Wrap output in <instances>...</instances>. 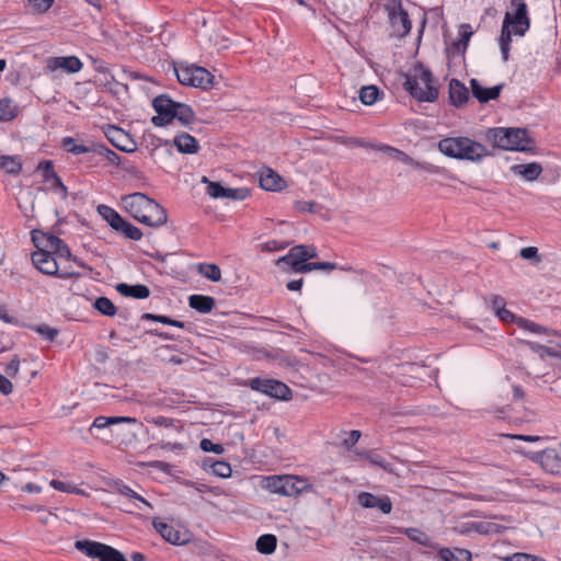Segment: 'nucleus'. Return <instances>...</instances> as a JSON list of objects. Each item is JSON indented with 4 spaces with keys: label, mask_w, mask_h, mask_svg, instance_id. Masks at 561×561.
<instances>
[{
    "label": "nucleus",
    "mask_w": 561,
    "mask_h": 561,
    "mask_svg": "<svg viewBox=\"0 0 561 561\" xmlns=\"http://www.w3.org/2000/svg\"><path fill=\"white\" fill-rule=\"evenodd\" d=\"M513 12H506L499 44L504 61L508 60L512 35L524 36L529 30L530 20L528 18L527 4L525 0H512Z\"/></svg>",
    "instance_id": "nucleus-1"
},
{
    "label": "nucleus",
    "mask_w": 561,
    "mask_h": 561,
    "mask_svg": "<svg viewBox=\"0 0 561 561\" xmlns=\"http://www.w3.org/2000/svg\"><path fill=\"white\" fill-rule=\"evenodd\" d=\"M126 211L137 221L150 227L167 222L165 209L144 193H134L122 198Z\"/></svg>",
    "instance_id": "nucleus-2"
},
{
    "label": "nucleus",
    "mask_w": 561,
    "mask_h": 561,
    "mask_svg": "<svg viewBox=\"0 0 561 561\" xmlns=\"http://www.w3.org/2000/svg\"><path fill=\"white\" fill-rule=\"evenodd\" d=\"M438 150L453 159L480 162L489 156L486 147L469 137H446L438 141Z\"/></svg>",
    "instance_id": "nucleus-3"
},
{
    "label": "nucleus",
    "mask_w": 561,
    "mask_h": 561,
    "mask_svg": "<svg viewBox=\"0 0 561 561\" xmlns=\"http://www.w3.org/2000/svg\"><path fill=\"white\" fill-rule=\"evenodd\" d=\"M494 147L503 150L530 151L533 141L522 128H491L486 134Z\"/></svg>",
    "instance_id": "nucleus-4"
},
{
    "label": "nucleus",
    "mask_w": 561,
    "mask_h": 561,
    "mask_svg": "<svg viewBox=\"0 0 561 561\" xmlns=\"http://www.w3.org/2000/svg\"><path fill=\"white\" fill-rule=\"evenodd\" d=\"M262 488L271 493L294 497L310 491L312 484L308 479L299 476L282 474L265 477L262 482Z\"/></svg>",
    "instance_id": "nucleus-5"
},
{
    "label": "nucleus",
    "mask_w": 561,
    "mask_h": 561,
    "mask_svg": "<svg viewBox=\"0 0 561 561\" xmlns=\"http://www.w3.org/2000/svg\"><path fill=\"white\" fill-rule=\"evenodd\" d=\"M404 87L420 102H434L438 98L433 76L423 66L415 67L413 75L407 78Z\"/></svg>",
    "instance_id": "nucleus-6"
},
{
    "label": "nucleus",
    "mask_w": 561,
    "mask_h": 561,
    "mask_svg": "<svg viewBox=\"0 0 561 561\" xmlns=\"http://www.w3.org/2000/svg\"><path fill=\"white\" fill-rule=\"evenodd\" d=\"M179 82L183 85L207 89L213 85L214 76L198 66L179 65L174 68Z\"/></svg>",
    "instance_id": "nucleus-7"
},
{
    "label": "nucleus",
    "mask_w": 561,
    "mask_h": 561,
    "mask_svg": "<svg viewBox=\"0 0 561 561\" xmlns=\"http://www.w3.org/2000/svg\"><path fill=\"white\" fill-rule=\"evenodd\" d=\"M32 262L34 266L43 274L49 276H58L60 278H69L77 275V273L64 270L57 259L46 250H37L32 254Z\"/></svg>",
    "instance_id": "nucleus-8"
},
{
    "label": "nucleus",
    "mask_w": 561,
    "mask_h": 561,
    "mask_svg": "<svg viewBox=\"0 0 561 561\" xmlns=\"http://www.w3.org/2000/svg\"><path fill=\"white\" fill-rule=\"evenodd\" d=\"M386 11L388 13L391 35L396 37H404L411 31V21L408 13L402 9L400 0H390L386 4Z\"/></svg>",
    "instance_id": "nucleus-9"
},
{
    "label": "nucleus",
    "mask_w": 561,
    "mask_h": 561,
    "mask_svg": "<svg viewBox=\"0 0 561 561\" xmlns=\"http://www.w3.org/2000/svg\"><path fill=\"white\" fill-rule=\"evenodd\" d=\"M252 390L260 391L273 398L288 400L291 391L287 385L274 379L252 378L249 382Z\"/></svg>",
    "instance_id": "nucleus-10"
},
{
    "label": "nucleus",
    "mask_w": 561,
    "mask_h": 561,
    "mask_svg": "<svg viewBox=\"0 0 561 561\" xmlns=\"http://www.w3.org/2000/svg\"><path fill=\"white\" fill-rule=\"evenodd\" d=\"M152 106L157 112V115L151 118L154 126H165L173 121L176 102L171 100L168 95L161 94L154 98Z\"/></svg>",
    "instance_id": "nucleus-11"
},
{
    "label": "nucleus",
    "mask_w": 561,
    "mask_h": 561,
    "mask_svg": "<svg viewBox=\"0 0 561 561\" xmlns=\"http://www.w3.org/2000/svg\"><path fill=\"white\" fill-rule=\"evenodd\" d=\"M115 491L128 501V505L130 507L125 508V511L128 513H131L133 508L139 510L141 512H146L147 508H152V505L146 501L144 496H141L139 493L123 482L115 483Z\"/></svg>",
    "instance_id": "nucleus-12"
},
{
    "label": "nucleus",
    "mask_w": 561,
    "mask_h": 561,
    "mask_svg": "<svg viewBox=\"0 0 561 561\" xmlns=\"http://www.w3.org/2000/svg\"><path fill=\"white\" fill-rule=\"evenodd\" d=\"M81 60L76 56H59L47 59L46 67L50 71L62 70L67 73H76L82 69Z\"/></svg>",
    "instance_id": "nucleus-13"
},
{
    "label": "nucleus",
    "mask_w": 561,
    "mask_h": 561,
    "mask_svg": "<svg viewBox=\"0 0 561 561\" xmlns=\"http://www.w3.org/2000/svg\"><path fill=\"white\" fill-rule=\"evenodd\" d=\"M317 256V251L313 247H308V245H304V244H300V245H296V247H293L288 254H286L285 256H282L278 261H277V264H293V263H304V262H308V260L310 259H313Z\"/></svg>",
    "instance_id": "nucleus-14"
},
{
    "label": "nucleus",
    "mask_w": 561,
    "mask_h": 561,
    "mask_svg": "<svg viewBox=\"0 0 561 561\" xmlns=\"http://www.w3.org/2000/svg\"><path fill=\"white\" fill-rule=\"evenodd\" d=\"M357 501L363 507L378 508L383 514H389L392 510V503L388 496L378 497L369 492H360Z\"/></svg>",
    "instance_id": "nucleus-15"
},
{
    "label": "nucleus",
    "mask_w": 561,
    "mask_h": 561,
    "mask_svg": "<svg viewBox=\"0 0 561 561\" xmlns=\"http://www.w3.org/2000/svg\"><path fill=\"white\" fill-rule=\"evenodd\" d=\"M154 529L161 537L172 545H183L187 541L186 534L176 530L173 526L154 518L152 520Z\"/></svg>",
    "instance_id": "nucleus-16"
},
{
    "label": "nucleus",
    "mask_w": 561,
    "mask_h": 561,
    "mask_svg": "<svg viewBox=\"0 0 561 561\" xmlns=\"http://www.w3.org/2000/svg\"><path fill=\"white\" fill-rule=\"evenodd\" d=\"M470 85L473 96L481 103L497 99L502 90V84L492 88H483L477 79H471Z\"/></svg>",
    "instance_id": "nucleus-17"
},
{
    "label": "nucleus",
    "mask_w": 561,
    "mask_h": 561,
    "mask_svg": "<svg viewBox=\"0 0 561 561\" xmlns=\"http://www.w3.org/2000/svg\"><path fill=\"white\" fill-rule=\"evenodd\" d=\"M511 172L515 175L522 176L528 182L536 181L542 173V167L538 162H530L526 164H513Z\"/></svg>",
    "instance_id": "nucleus-18"
},
{
    "label": "nucleus",
    "mask_w": 561,
    "mask_h": 561,
    "mask_svg": "<svg viewBox=\"0 0 561 561\" xmlns=\"http://www.w3.org/2000/svg\"><path fill=\"white\" fill-rule=\"evenodd\" d=\"M469 91L463 83L457 79H451L449 82V100L450 103L460 107L468 102Z\"/></svg>",
    "instance_id": "nucleus-19"
},
{
    "label": "nucleus",
    "mask_w": 561,
    "mask_h": 561,
    "mask_svg": "<svg viewBox=\"0 0 561 561\" xmlns=\"http://www.w3.org/2000/svg\"><path fill=\"white\" fill-rule=\"evenodd\" d=\"M378 150L383 151L385 153L389 154L390 157H392L394 159H398L401 162H403L405 164H409V165H411L413 168L422 169V170H425V171H430V168L427 165L422 164V163L415 161L413 158L408 156L405 152H403V151H401V150H399L397 148H393V147L388 146V145H382V146L378 147Z\"/></svg>",
    "instance_id": "nucleus-20"
},
{
    "label": "nucleus",
    "mask_w": 561,
    "mask_h": 561,
    "mask_svg": "<svg viewBox=\"0 0 561 561\" xmlns=\"http://www.w3.org/2000/svg\"><path fill=\"white\" fill-rule=\"evenodd\" d=\"M116 290L122 296L133 297L136 299H146L150 295V290L146 285L137 284V285H128L125 283H121L116 285Z\"/></svg>",
    "instance_id": "nucleus-21"
},
{
    "label": "nucleus",
    "mask_w": 561,
    "mask_h": 561,
    "mask_svg": "<svg viewBox=\"0 0 561 561\" xmlns=\"http://www.w3.org/2000/svg\"><path fill=\"white\" fill-rule=\"evenodd\" d=\"M173 144L181 153L193 154L199 149L197 140L190 134L183 133L174 137Z\"/></svg>",
    "instance_id": "nucleus-22"
},
{
    "label": "nucleus",
    "mask_w": 561,
    "mask_h": 561,
    "mask_svg": "<svg viewBox=\"0 0 561 561\" xmlns=\"http://www.w3.org/2000/svg\"><path fill=\"white\" fill-rule=\"evenodd\" d=\"M260 185L265 191H278L282 188L283 179L272 169H266L260 175Z\"/></svg>",
    "instance_id": "nucleus-23"
},
{
    "label": "nucleus",
    "mask_w": 561,
    "mask_h": 561,
    "mask_svg": "<svg viewBox=\"0 0 561 561\" xmlns=\"http://www.w3.org/2000/svg\"><path fill=\"white\" fill-rule=\"evenodd\" d=\"M188 305L192 309L201 313H208L215 307V299L210 296L192 295L188 298Z\"/></svg>",
    "instance_id": "nucleus-24"
},
{
    "label": "nucleus",
    "mask_w": 561,
    "mask_h": 561,
    "mask_svg": "<svg viewBox=\"0 0 561 561\" xmlns=\"http://www.w3.org/2000/svg\"><path fill=\"white\" fill-rule=\"evenodd\" d=\"M38 170L43 172V176L46 181H53L54 186L60 190L64 195L67 193V187L61 182L60 178L56 174L51 161L45 160L38 164Z\"/></svg>",
    "instance_id": "nucleus-25"
},
{
    "label": "nucleus",
    "mask_w": 561,
    "mask_h": 561,
    "mask_svg": "<svg viewBox=\"0 0 561 561\" xmlns=\"http://www.w3.org/2000/svg\"><path fill=\"white\" fill-rule=\"evenodd\" d=\"M438 557L443 561H471V552L467 549L456 548L454 550L442 548L438 551Z\"/></svg>",
    "instance_id": "nucleus-26"
},
{
    "label": "nucleus",
    "mask_w": 561,
    "mask_h": 561,
    "mask_svg": "<svg viewBox=\"0 0 561 561\" xmlns=\"http://www.w3.org/2000/svg\"><path fill=\"white\" fill-rule=\"evenodd\" d=\"M119 423L136 424L137 420L135 417L129 416H99L94 420L92 428L102 430L110 425H115Z\"/></svg>",
    "instance_id": "nucleus-27"
},
{
    "label": "nucleus",
    "mask_w": 561,
    "mask_h": 561,
    "mask_svg": "<svg viewBox=\"0 0 561 561\" xmlns=\"http://www.w3.org/2000/svg\"><path fill=\"white\" fill-rule=\"evenodd\" d=\"M517 327L522 330L528 331L534 334H543V335H557V332L548 329L543 325H540L531 320L520 317L517 319Z\"/></svg>",
    "instance_id": "nucleus-28"
},
{
    "label": "nucleus",
    "mask_w": 561,
    "mask_h": 561,
    "mask_svg": "<svg viewBox=\"0 0 561 561\" xmlns=\"http://www.w3.org/2000/svg\"><path fill=\"white\" fill-rule=\"evenodd\" d=\"M173 119H178L183 126H187L195 121V114L187 104L176 102Z\"/></svg>",
    "instance_id": "nucleus-29"
},
{
    "label": "nucleus",
    "mask_w": 561,
    "mask_h": 561,
    "mask_svg": "<svg viewBox=\"0 0 561 561\" xmlns=\"http://www.w3.org/2000/svg\"><path fill=\"white\" fill-rule=\"evenodd\" d=\"M518 342L519 344L527 346L531 352L538 354L541 359L546 358L547 356L556 357L557 355H559V352L557 350L541 345L536 342L526 340H519Z\"/></svg>",
    "instance_id": "nucleus-30"
},
{
    "label": "nucleus",
    "mask_w": 561,
    "mask_h": 561,
    "mask_svg": "<svg viewBox=\"0 0 561 561\" xmlns=\"http://www.w3.org/2000/svg\"><path fill=\"white\" fill-rule=\"evenodd\" d=\"M472 34L473 31L469 24H461L459 28V39L454 43L453 48L460 54H465Z\"/></svg>",
    "instance_id": "nucleus-31"
},
{
    "label": "nucleus",
    "mask_w": 561,
    "mask_h": 561,
    "mask_svg": "<svg viewBox=\"0 0 561 561\" xmlns=\"http://www.w3.org/2000/svg\"><path fill=\"white\" fill-rule=\"evenodd\" d=\"M98 213L102 216V218L104 220L107 221V224L114 230L117 229V227L123 218L115 209H113L112 207L106 206V205H100L98 207Z\"/></svg>",
    "instance_id": "nucleus-32"
},
{
    "label": "nucleus",
    "mask_w": 561,
    "mask_h": 561,
    "mask_svg": "<svg viewBox=\"0 0 561 561\" xmlns=\"http://www.w3.org/2000/svg\"><path fill=\"white\" fill-rule=\"evenodd\" d=\"M18 115V106L10 99L0 100V122H10Z\"/></svg>",
    "instance_id": "nucleus-33"
},
{
    "label": "nucleus",
    "mask_w": 561,
    "mask_h": 561,
    "mask_svg": "<svg viewBox=\"0 0 561 561\" xmlns=\"http://www.w3.org/2000/svg\"><path fill=\"white\" fill-rule=\"evenodd\" d=\"M277 539L274 535L266 534L256 540V549L259 552L270 554L276 549Z\"/></svg>",
    "instance_id": "nucleus-34"
},
{
    "label": "nucleus",
    "mask_w": 561,
    "mask_h": 561,
    "mask_svg": "<svg viewBox=\"0 0 561 561\" xmlns=\"http://www.w3.org/2000/svg\"><path fill=\"white\" fill-rule=\"evenodd\" d=\"M116 231L122 232L126 238L134 241H138L142 237L141 230L124 218H122Z\"/></svg>",
    "instance_id": "nucleus-35"
},
{
    "label": "nucleus",
    "mask_w": 561,
    "mask_h": 561,
    "mask_svg": "<svg viewBox=\"0 0 561 561\" xmlns=\"http://www.w3.org/2000/svg\"><path fill=\"white\" fill-rule=\"evenodd\" d=\"M92 153L104 157L110 163L114 165L119 164V156L103 144H93Z\"/></svg>",
    "instance_id": "nucleus-36"
},
{
    "label": "nucleus",
    "mask_w": 561,
    "mask_h": 561,
    "mask_svg": "<svg viewBox=\"0 0 561 561\" xmlns=\"http://www.w3.org/2000/svg\"><path fill=\"white\" fill-rule=\"evenodd\" d=\"M62 146L68 152H71L72 154L92 153L93 150V144L90 146L77 145L76 139L72 137L64 138Z\"/></svg>",
    "instance_id": "nucleus-37"
},
{
    "label": "nucleus",
    "mask_w": 561,
    "mask_h": 561,
    "mask_svg": "<svg viewBox=\"0 0 561 561\" xmlns=\"http://www.w3.org/2000/svg\"><path fill=\"white\" fill-rule=\"evenodd\" d=\"M380 91L375 85L363 87L359 90V100L365 105H373L379 98Z\"/></svg>",
    "instance_id": "nucleus-38"
},
{
    "label": "nucleus",
    "mask_w": 561,
    "mask_h": 561,
    "mask_svg": "<svg viewBox=\"0 0 561 561\" xmlns=\"http://www.w3.org/2000/svg\"><path fill=\"white\" fill-rule=\"evenodd\" d=\"M0 168L9 174H18L22 164L15 157L2 156L0 157Z\"/></svg>",
    "instance_id": "nucleus-39"
},
{
    "label": "nucleus",
    "mask_w": 561,
    "mask_h": 561,
    "mask_svg": "<svg viewBox=\"0 0 561 561\" xmlns=\"http://www.w3.org/2000/svg\"><path fill=\"white\" fill-rule=\"evenodd\" d=\"M94 308L102 314L113 317L116 313V307L106 297H99L94 300Z\"/></svg>",
    "instance_id": "nucleus-40"
},
{
    "label": "nucleus",
    "mask_w": 561,
    "mask_h": 561,
    "mask_svg": "<svg viewBox=\"0 0 561 561\" xmlns=\"http://www.w3.org/2000/svg\"><path fill=\"white\" fill-rule=\"evenodd\" d=\"M405 535L414 542H417L424 547H431V538L422 530L417 528H407Z\"/></svg>",
    "instance_id": "nucleus-41"
},
{
    "label": "nucleus",
    "mask_w": 561,
    "mask_h": 561,
    "mask_svg": "<svg viewBox=\"0 0 561 561\" xmlns=\"http://www.w3.org/2000/svg\"><path fill=\"white\" fill-rule=\"evenodd\" d=\"M201 274L211 282H219L221 278L220 268L216 264H201Z\"/></svg>",
    "instance_id": "nucleus-42"
},
{
    "label": "nucleus",
    "mask_w": 561,
    "mask_h": 561,
    "mask_svg": "<svg viewBox=\"0 0 561 561\" xmlns=\"http://www.w3.org/2000/svg\"><path fill=\"white\" fill-rule=\"evenodd\" d=\"M473 528L480 535L497 534L501 530L500 525L490 522H476Z\"/></svg>",
    "instance_id": "nucleus-43"
},
{
    "label": "nucleus",
    "mask_w": 561,
    "mask_h": 561,
    "mask_svg": "<svg viewBox=\"0 0 561 561\" xmlns=\"http://www.w3.org/2000/svg\"><path fill=\"white\" fill-rule=\"evenodd\" d=\"M50 486L57 491L70 493V494H81L83 493L79 488H77L73 483L64 482L59 480H51L49 482Z\"/></svg>",
    "instance_id": "nucleus-44"
},
{
    "label": "nucleus",
    "mask_w": 561,
    "mask_h": 561,
    "mask_svg": "<svg viewBox=\"0 0 561 561\" xmlns=\"http://www.w3.org/2000/svg\"><path fill=\"white\" fill-rule=\"evenodd\" d=\"M364 456L371 465L378 466L386 471H392L391 465L381 455L370 451Z\"/></svg>",
    "instance_id": "nucleus-45"
},
{
    "label": "nucleus",
    "mask_w": 561,
    "mask_h": 561,
    "mask_svg": "<svg viewBox=\"0 0 561 561\" xmlns=\"http://www.w3.org/2000/svg\"><path fill=\"white\" fill-rule=\"evenodd\" d=\"M125 136L124 131L121 128L112 127L110 133L107 134L108 140L119 150L125 152H131L133 148H127L126 146L121 145L117 140L118 138Z\"/></svg>",
    "instance_id": "nucleus-46"
},
{
    "label": "nucleus",
    "mask_w": 561,
    "mask_h": 561,
    "mask_svg": "<svg viewBox=\"0 0 561 561\" xmlns=\"http://www.w3.org/2000/svg\"><path fill=\"white\" fill-rule=\"evenodd\" d=\"M202 182L207 183V194L213 198H222L225 195V187L218 182H210L206 176L203 178Z\"/></svg>",
    "instance_id": "nucleus-47"
},
{
    "label": "nucleus",
    "mask_w": 561,
    "mask_h": 561,
    "mask_svg": "<svg viewBox=\"0 0 561 561\" xmlns=\"http://www.w3.org/2000/svg\"><path fill=\"white\" fill-rule=\"evenodd\" d=\"M213 473L220 478H228L231 476V467L225 461H215L211 466Z\"/></svg>",
    "instance_id": "nucleus-48"
},
{
    "label": "nucleus",
    "mask_w": 561,
    "mask_h": 561,
    "mask_svg": "<svg viewBox=\"0 0 561 561\" xmlns=\"http://www.w3.org/2000/svg\"><path fill=\"white\" fill-rule=\"evenodd\" d=\"M519 254L524 260L533 261L534 264H539L541 262V256L539 255L536 247L523 248Z\"/></svg>",
    "instance_id": "nucleus-49"
},
{
    "label": "nucleus",
    "mask_w": 561,
    "mask_h": 561,
    "mask_svg": "<svg viewBox=\"0 0 561 561\" xmlns=\"http://www.w3.org/2000/svg\"><path fill=\"white\" fill-rule=\"evenodd\" d=\"M35 331L44 339L53 342L57 335H58V330L55 329V328H51L47 324H42V325H37L35 328Z\"/></svg>",
    "instance_id": "nucleus-50"
},
{
    "label": "nucleus",
    "mask_w": 561,
    "mask_h": 561,
    "mask_svg": "<svg viewBox=\"0 0 561 561\" xmlns=\"http://www.w3.org/2000/svg\"><path fill=\"white\" fill-rule=\"evenodd\" d=\"M201 448L203 451H206V453H214V454H217V455H220L224 453L225 448L222 445L220 444H214L210 439L208 438H203L201 440Z\"/></svg>",
    "instance_id": "nucleus-51"
},
{
    "label": "nucleus",
    "mask_w": 561,
    "mask_h": 561,
    "mask_svg": "<svg viewBox=\"0 0 561 561\" xmlns=\"http://www.w3.org/2000/svg\"><path fill=\"white\" fill-rule=\"evenodd\" d=\"M249 192L247 188H227L225 187V195L222 198H230L236 201H242L247 198Z\"/></svg>",
    "instance_id": "nucleus-52"
},
{
    "label": "nucleus",
    "mask_w": 561,
    "mask_h": 561,
    "mask_svg": "<svg viewBox=\"0 0 561 561\" xmlns=\"http://www.w3.org/2000/svg\"><path fill=\"white\" fill-rule=\"evenodd\" d=\"M290 270L295 273H309L316 270V263L304 262V263H293L288 265Z\"/></svg>",
    "instance_id": "nucleus-53"
},
{
    "label": "nucleus",
    "mask_w": 561,
    "mask_h": 561,
    "mask_svg": "<svg viewBox=\"0 0 561 561\" xmlns=\"http://www.w3.org/2000/svg\"><path fill=\"white\" fill-rule=\"evenodd\" d=\"M46 238V248L49 249V252H56L57 249L60 248V245L64 243V241L56 237V236H53V234H46L45 236Z\"/></svg>",
    "instance_id": "nucleus-54"
},
{
    "label": "nucleus",
    "mask_w": 561,
    "mask_h": 561,
    "mask_svg": "<svg viewBox=\"0 0 561 561\" xmlns=\"http://www.w3.org/2000/svg\"><path fill=\"white\" fill-rule=\"evenodd\" d=\"M506 302L505 299L500 295H493L490 298V307L491 309L497 313L500 310H502L505 307Z\"/></svg>",
    "instance_id": "nucleus-55"
},
{
    "label": "nucleus",
    "mask_w": 561,
    "mask_h": 561,
    "mask_svg": "<svg viewBox=\"0 0 561 561\" xmlns=\"http://www.w3.org/2000/svg\"><path fill=\"white\" fill-rule=\"evenodd\" d=\"M503 322H513L517 325V319L520 317H517L512 311L507 310L505 307L500 310L497 313H495Z\"/></svg>",
    "instance_id": "nucleus-56"
},
{
    "label": "nucleus",
    "mask_w": 561,
    "mask_h": 561,
    "mask_svg": "<svg viewBox=\"0 0 561 561\" xmlns=\"http://www.w3.org/2000/svg\"><path fill=\"white\" fill-rule=\"evenodd\" d=\"M33 8L41 13L48 11L54 0H28Z\"/></svg>",
    "instance_id": "nucleus-57"
},
{
    "label": "nucleus",
    "mask_w": 561,
    "mask_h": 561,
    "mask_svg": "<svg viewBox=\"0 0 561 561\" xmlns=\"http://www.w3.org/2000/svg\"><path fill=\"white\" fill-rule=\"evenodd\" d=\"M19 368H20V360L19 358L15 356L13 357L10 363L7 365L5 367V373L9 377H12L14 378L18 373H19Z\"/></svg>",
    "instance_id": "nucleus-58"
},
{
    "label": "nucleus",
    "mask_w": 561,
    "mask_h": 561,
    "mask_svg": "<svg viewBox=\"0 0 561 561\" xmlns=\"http://www.w3.org/2000/svg\"><path fill=\"white\" fill-rule=\"evenodd\" d=\"M316 204L313 202L298 201L295 204V208L301 213H313Z\"/></svg>",
    "instance_id": "nucleus-59"
},
{
    "label": "nucleus",
    "mask_w": 561,
    "mask_h": 561,
    "mask_svg": "<svg viewBox=\"0 0 561 561\" xmlns=\"http://www.w3.org/2000/svg\"><path fill=\"white\" fill-rule=\"evenodd\" d=\"M360 435H362L360 432L357 430L351 431L348 434V437L346 439H344L343 445L346 448H351L358 442V439L360 438Z\"/></svg>",
    "instance_id": "nucleus-60"
},
{
    "label": "nucleus",
    "mask_w": 561,
    "mask_h": 561,
    "mask_svg": "<svg viewBox=\"0 0 561 561\" xmlns=\"http://www.w3.org/2000/svg\"><path fill=\"white\" fill-rule=\"evenodd\" d=\"M12 382L4 376L0 375V392L8 396L12 392Z\"/></svg>",
    "instance_id": "nucleus-61"
},
{
    "label": "nucleus",
    "mask_w": 561,
    "mask_h": 561,
    "mask_svg": "<svg viewBox=\"0 0 561 561\" xmlns=\"http://www.w3.org/2000/svg\"><path fill=\"white\" fill-rule=\"evenodd\" d=\"M142 319H146V320H152V321H157V322H160V323H163V324H170L171 323V318L167 317V316H159V314H153V313H144Z\"/></svg>",
    "instance_id": "nucleus-62"
},
{
    "label": "nucleus",
    "mask_w": 561,
    "mask_h": 561,
    "mask_svg": "<svg viewBox=\"0 0 561 561\" xmlns=\"http://www.w3.org/2000/svg\"><path fill=\"white\" fill-rule=\"evenodd\" d=\"M148 422L152 423L157 426H165V427L172 426L174 423L173 420L164 417V416H156V417L148 420Z\"/></svg>",
    "instance_id": "nucleus-63"
},
{
    "label": "nucleus",
    "mask_w": 561,
    "mask_h": 561,
    "mask_svg": "<svg viewBox=\"0 0 561 561\" xmlns=\"http://www.w3.org/2000/svg\"><path fill=\"white\" fill-rule=\"evenodd\" d=\"M476 522H468L463 523L457 527H455V530L460 535H469L472 531H474L473 525Z\"/></svg>",
    "instance_id": "nucleus-64"
}]
</instances>
